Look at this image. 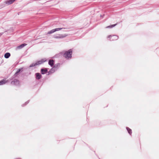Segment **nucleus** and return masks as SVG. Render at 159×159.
Masks as SVG:
<instances>
[{"label":"nucleus","mask_w":159,"mask_h":159,"mask_svg":"<svg viewBox=\"0 0 159 159\" xmlns=\"http://www.w3.org/2000/svg\"><path fill=\"white\" fill-rule=\"evenodd\" d=\"M20 71V69H19L17 71V72H16V74L18 73Z\"/></svg>","instance_id":"16"},{"label":"nucleus","mask_w":159,"mask_h":159,"mask_svg":"<svg viewBox=\"0 0 159 159\" xmlns=\"http://www.w3.org/2000/svg\"><path fill=\"white\" fill-rule=\"evenodd\" d=\"M47 71L48 70L47 69H42L41 70V73L43 74L46 73L47 72Z\"/></svg>","instance_id":"7"},{"label":"nucleus","mask_w":159,"mask_h":159,"mask_svg":"<svg viewBox=\"0 0 159 159\" xmlns=\"http://www.w3.org/2000/svg\"><path fill=\"white\" fill-rule=\"evenodd\" d=\"M36 79H40V74L39 73H37L36 74Z\"/></svg>","instance_id":"13"},{"label":"nucleus","mask_w":159,"mask_h":159,"mask_svg":"<svg viewBox=\"0 0 159 159\" xmlns=\"http://www.w3.org/2000/svg\"><path fill=\"white\" fill-rule=\"evenodd\" d=\"M2 35L1 34H0V37L1 36V35Z\"/></svg>","instance_id":"17"},{"label":"nucleus","mask_w":159,"mask_h":159,"mask_svg":"<svg viewBox=\"0 0 159 159\" xmlns=\"http://www.w3.org/2000/svg\"><path fill=\"white\" fill-rule=\"evenodd\" d=\"M65 29V28H56V29H55V30H56V31H59V30H61L62 29Z\"/></svg>","instance_id":"14"},{"label":"nucleus","mask_w":159,"mask_h":159,"mask_svg":"<svg viewBox=\"0 0 159 159\" xmlns=\"http://www.w3.org/2000/svg\"><path fill=\"white\" fill-rule=\"evenodd\" d=\"M13 82H14V81H12V82H11V84H12Z\"/></svg>","instance_id":"18"},{"label":"nucleus","mask_w":159,"mask_h":159,"mask_svg":"<svg viewBox=\"0 0 159 159\" xmlns=\"http://www.w3.org/2000/svg\"><path fill=\"white\" fill-rule=\"evenodd\" d=\"M27 45L25 43H23L22 44H21V45H20L19 46H17L16 48V49H21V48H23L25 46H26Z\"/></svg>","instance_id":"3"},{"label":"nucleus","mask_w":159,"mask_h":159,"mask_svg":"<svg viewBox=\"0 0 159 159\" xmlns=\"http://www.w3.org/2000/svg\"><path fill=\"white\" fill-rule=\"evenodd\" d=\"M107 38H110V40L111 41H113L117 40L118 39V37L116 35H109Z\"/></svg>","instance_id":"2"},{"label":"nucleus","mask_w":159,"mask_h":159,"mask_svg":"<svg viewBox=\"0 0 159 159\" xmlns=\"http://www.w3.org/2000/svg\"><path fill=\"white\" fill-rule=\"evenodd\" d=\"M55 31H56L55 29H53L50 31L48 32V34H51L55 32Z\"/></svg>","instance_id":"11"},{"label":"nucleus","mask_w":159,"mask_h":159,"mask_svg":"<svg viewBox=\"0 0 159 159\" xmlns=\"http://www.w3.org/2000/svg\"><path fill=\"white\" fill-rule=\"evenodd\" d=\"M116 25V24L113 25H111L108 26L106 27V28H111L114 27Z\"/></svg>","instance_id":"12"},{"label":"nucleus","mask_w":159,"mask_h":159,"mask_svg":"<svg viewBox=\"0 0 159 159\" xmlns=\"http://www.w3.org/2000/svg\"><path fill=\"white\" fill-rule=\"evenodd\" d=\"M10 54L9 52L6 53L4 55V57L5 58H8L10 56Z\"/></svg>","instance_id":"9"},{"label":"nucleus","mask_w":159,"mask_h":159,"mask_svg":"<svg viewBox=\"0 0 159 159\" xmlns=\"http://www.w3.org/2000/svg\"><path fill=\"white\" fill-rule=\"evenodd\" d=\"M16 0H9L6 1L7 4H11L12 3Z\"/></svg>","instance_id":"8"},{"label":"nucleus","mask_w":159,"mask_h":159,"mask_svg":"<svg viewBox=\"0 0 159 159\" xmlns=\"http://www.w3.org/2000/svg\"><path fill=\"white\" fill-rule=\"evenodd\" d=\"M38 65V64H37V63L34 64V65L33 64H32L30 66V67H32V66H35L36 65Z\"/></svg>","instance_id":"15"},{"label":"nucleus","mask_w":159,"mask_h":159,"mask_svg":"<svg viewBox=\"0 0 159 159\" xmlns=\"http://www.w3.org/2000/svg\"><path fill=\"white\" fill-rule=\"evenodd\" d=\"M72 54V50L71 49H70L64 54L63 56L65 58L68 59L71 57Z\"/></svg>","instance_id":"1"},{"label":"nucleus","mask_w":159,"mask_h":159,"mask_svg":"<svg viewBox=\"0 0 159 159\" xmlns=\"http://www.w3.org/2000/svg\"><path fill=\"white\" fill-rule=\"evenodd\" d=\"M7 82V81L5 79H3L0 81V85H3L5 84Z\"/></svg>","instance_id":"6"},{"label":"nucleus","mask_w":159,"mask_h":159,"mask_svg":"<svg viewBox=\"0 0 159 159\" xmlns=\"http://www.w3.org/2000/svg\"><path fill=\"white\" fill-rule=\"evenodd\" d=\"M67 36V35L66 34H65L64 35L61 34L59 36H56L55 38L57 39L62 38L65 37Z\"/></svg>","instance_id":"4"},{"label":"nucleus","mask_w":159,"mask_h":159,"mask_svg":"<svg viewBox=\"0 0 159 159\" xmlns=\"http://www.w3.org/2000/svg\"><path fill=\"white\" fill-rule=\"evenodd\" d=\"M126 129H127L129 133V134H131L132 133L131 129L128 127H127L126 128Z\"/></svg>","instance_id":"10"},{"label":"nucleus","mask_w":159,"mask_h":159,"mask_svg":"<svg viewBox=\"0 0 159 159\" xmlns=\"http://www.w3.org/2000/svg\"><path fill=\"white\" fill-rule=\"evenodd\" d=\"M54 63V61L53 60H50L49 61L48 64L51 66H53Z\"/></svg>","instance_id":"5"}]
</instances>
